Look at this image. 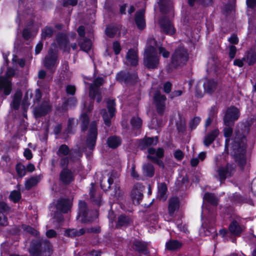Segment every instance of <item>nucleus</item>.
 <instances>
[{"mask_svg": "<svg viewBox=\"0 0 256 256\" xmlns=\"http://www.w3.org/2000/svg\"><path fill=\"white\" fill-rule=\"evenodd\" d=\"M246 139L244 136L236 138L231 147L230 153L240 166H243L246 162Z\"/></svg>", "mask_w": 256, "mask_h": 256, "instance_id": "nucleus-1", "label": "nucleus"}, {"mask_svg": "<svg viewBox=\"0 0 256 256\" xmlns=\"http://www.w3.org/2000/svg\"><path fill=\"white\" fill-rule=\"evenodd\" d=\"M156 41L153 39L148 40L144 54V62L148 68H155L159 63L158 56L155 48Z\"/></svg>", "mask_w": 256, "mask_h": 256, "instance_id": "nucleus-2", "label": "nucleus"}, {"mask_svg": "<svg viewBox=\"0 0 256 256\" xmlns=\"http://www.w3.org/2000/svg\"><path fill=\"white\" fill-rule=\"evenodd\" d=\"M188 53L182 47L176 49L172 55V64L174 67L184 64L188 60Z\"/></svg>", "mask_w": 256, "mask_h": 256, "instance_id": "nucleus-3", "label": "nucleus"}, {"mask_svg": "<svg viewBox=\"0 0 256 256\" xmlns=\"http://www.w3.org/2000/svg\"><path fill=\"white\" fill-rule=\"evenodd\" d=\"M103 82L104 80L101 78L96 79L93 84L90 86V96L92 99L96 98L98 102H100L102 100L99 87L103 84Z\"/></svg>", "mask_w": 256, "mask_h": 256, "instance_id": "nucleus-4", "label": "nucleus"}, {"mask_svg": "<svg viewBox=\"0 0 256 256\" xmlns=\"http://www.w3.org/2000/svg\"><path fill=\"white\" fill-rule=\"evenodd\" d=\"M240 116L239 110L234 106L228 108L226 112L224 122L226 126H230L234 124V120H236Z\"/></svg>", "mask_w": 256, "mask_h": 256, "instance_id": "nucleus-5", "label": "nucleus"}, {"mask_svg": "<svg viewBox=\"0 0 256 256\" xmlns=\"http://www.w3.org/2000/svg\"><path fill=\"white\" fill-rule=\"evenodd\" d=\"M234 165L228 164L226 166H222L218 168L216 171L218 178L222 183L226 178L230 177L234 172Z\"/></svg>", "mask_w": 256, "mask_h": 256, "instance_id": "nucleus-6", "label": "nucleus"}, {"mask_svg": "<svg viewBox=\"0 0 256 256\" xmlns=\"http://www.w3.org/2000/svg\"><path fill=\"white\" fill-rule=\"evenodd\" d=\"M108 108V112H106L105 110L102 111V114L105 124L107 126L110 124V118H112L114 114L115 107L114 102V100H109L107 102Z\"/></svg>", "mask_w": 256, "mask_h": 256, "instance_id": "nucleus-7", "label": "nucleus"}, {"mask_svg": "<svg viewBox=\"0 0 256 256\" xmlns=\"http://www.w3.org/2000/svg\"><path fill=\"white\" fill-rule=\"evenodd\" d=\"M96 124L94 122L90 124L88 136L86 139V146L90 150H92L94 148L96 142Z\"/></svg>", "mask_w": 256, "mask_h": 256, "instance_id": "nucleus-8", "label": "nucleus"}, {"mask_svg": "<svg viewBox=\"0 0 256 256\" xmlns=\"http://www.w3.org/2000/svg\"><path fill=\"white\" fill-rule=\"evenodd\" d=\"M57 54L50 48L48 52V54L45 57L44 62V66L48 69H52L56 64Z\"/></svg>", "mask_w": 256, "mask_h": 256, "instance_id": "nucleus-9", "label": "nucleus"}, {"mask_svg": "<svg viewBox=\"0 0 256 256\" xmlns=\"http://www.w3.org/2000/svg\"><path fill=\"white\" fill-rule=\"evenodd\" d=\"M154 100L158 112L160 114H162L164 110L166 96L162 95L159 92H156L154 96Z\"/></svg>", "mask_w": 256, "mask_h": 256, "instance_id": "nucleus-10", "label": "nucleus"}, {"mask_svg": "<svg viewBox=\"0 0 256 256\" xmlns=\"http://www.w3.org/2000/svg\"><path fill=\"white\" fill-rule=\"evenodd\" d=\"M143 186L141 184H138L132 189L131 194L132 199L133 203L138 204L142 197V192Z\"/></svg>", "mask_w": 256, "mask_h": 256, "instance_id": "nucleus-11", "label": "nucleus"}, {"mask_svg": "<svg viewBox=\"0 0 256 256\" xmlns=\"http://www.w3.org/2000/svg\"><path fill=\"white\" fill-rule=\"evenodd\" d=\"M79 212L78 216V219L82 222H90V220H87L86 217V204L84 202L80 201L79 202Z\"/></svg>", "mask_w": 256, "mask_h": 256, "instance_id": "nucleus-12", "label": "nucleus"}, {"mask_svg": "<svg viewBox=\"0 0 256 256\" xmlns=\"http://www.w3.org/2000/svg\"><path fill=\"white\" fill-rule=\"evenodd\" d=\"M148 158L152 161H156V159L161 158L164 156V150L158 148V150L150 148L148 150Z\"/></svg>", "mask_w": 256, "mask_h": 256, "instance_id": "nucleus-13", "label": "nucleus"}, {"mask_svg": "<svg viewBox=\"0 0 256 256\" xmlns=\"http://www.w3.org/2000/svg\"><path fill=\"white\" fill-rule=\"evenodd\" d=\"M126 59L127 62L130 65H136L138 62L137 50L134 48L129 50L126 55Z\"/></svg>", "mask_w": 256, "mask_h": 256, "instance_id": "nucleus-14", "label": "nucleus"}, {"mask_svg": "<svg viewBox=\"0 0 256 256\" xmlns=\"http://www.w3.org/2000/svg\"><path fill=\"white\" fill-rule=\"evenodd\" d=\"M160 24L166 34H172L175 32L176 30L169 20L162 19L160 22Z\"/></svg>", "mask_w": 256, "mask_h": 256, "instance_id": "nucleus-15", "label": "nucleus"}, {"mask_svg": "<svg viewBox=\"0 0 256 256\" xmlns=\"http://www.w3.org/2000/svg\"><path fill=\"white\" fill-rule=\"evenodd\" d=\"M0 90H3L6 96L10 94L12 90L11 82L8 78H0Z\"/></svg>", "mask_w": 256, "mask_h": 256, "instance_id": "nucleus-16", "label": "nucleus"}, {"mask_svg": "<svg viewBox=\"0 0 256 256\" xmlns=\"http://www.w3.org/2000/svg\"><path fill=\"white\" fill-rule=\"evenodd\" d=\"M60 180L64 184H69L74 180L73 174L68 170L64 168L60 174Z\"/></svg>", "mask_w": 256, "mask_h": 256, "instance_id": "nucleus-17", "label": "nucleus"}, {"mask_svg": "<svg viewBox=\"0 0 256 256\" xmlns=\"http://www.w3.org/2000/svg\"><path fill=\"white\" fill-rule=\"evenodd\" d=\"M70 202L68 200H60L56 205V208L62 212H66L70 207Z\"/></svg>", "mask_w": 256, "mask_h": 256, "instance_id": "nucleus-18", "label": "nucleus"}, {"mask_svg": "<svg viewBox=\"0 0 256 256\" xmlns=\"http://www.w3.org/2000/svg\"><path fill=\"white\" fill-rule=\"evenodd\" d=\"M144 10L142 9L136 14L135 21L138 28L140 29H143L146 26L144 18Z\"/></svg>", "mask_w": 256, "mask_h": 256, "instance_id": "nucleus-19", "label": "nucleus"}, {"mask_svg": "<svg viewBox=\"0 0 256 256\" xmlns=\"http://www.w3.org/2000/svg\"><path fill=\"white\" fill-rule=\"evenodd\" d=\"M8 209L7 205L4 202H0V224L6 226L8 224L6 213Z\"/></svg>", "mask_w": 256, "mask_h": 256, "instance_id": "nucleus-20", "label": "nucleus"}, {"mask_svg": "<svg viewBox=\"0 0 256 256\" xmlns=\"http://www.w3.org/2000/svg\"><path fill=\"white\" fill-rule=\"evenodd\" d=\"M167 187L164 184L161 183L158 185V198L164 201L167 198Z\"/></svg>", "mask_w": 256, "mask_h": 256, "instance_id": "nucleus-21", "label": "nucleus"}, {"mask_svg": "<svg viewBox=\"0 0 256 256\" xmlns=\"http://www.w3.org/2000/svg\"><path fill=\"white\" fill-rule=\"evenodd\" d=\"M204 88L206 92L212 94L216 90V83L212 80H206L204 83Z\"/></svg>", "mask_w": 256, "mask_h": 256, "instance_id": "nucleus-22", "label": "nucleus"}, {"mask_svg": "<svg viewBox=\"0 0 256 256\" xmlns=\"http://www.w3.org/2000/svg\"><path fill=\"white\" fill-rule=\"evenodd\" d=\"M46 248H44V250L40 254L35 252L32 248H30V252L34 256H50L52 252V246L48 242L46 243Z\"/></svg>", "mask_w": 256, "mask_h": 256, "instance_id": "nucleus-23", "label": "nucleus"}, {"mask_svg": "<svg viewBox=\"0 0 256 256\" xmlns=\"http://www.w3.org/2000/svg\"><path fill=\"white\" fill-rule=\"evenodd\" d=\"M229 230L232 234L238 236L242 232V228L236 220H234L229 226Z\"/></svg>", "mask_w": 256, "mask_h": 256, "instance_id": "nucleus-24", "label": "nucleus"}, {"mask_svg": "<svg viewBox=\"0 0 256 256\" xmlns=\"http://www.w3.org/2000/svg\"><path fill=\"white\" fill-rule=\"evenodd\" d=\"M218 134L219 130L218 129H215L212 130L206 136L204 140V144L206 146H208L213 142Z\"/></svg>", "mask_w": 256, "mask_h": 256, "instance_id": "nucleus-25", "label": "nucleus"}, {"mask_svg": "<svg viewBox=\"0 0 256 256\" xmlns=\"http://www.w3.org/2000/svg\"><path fill=\"white\" fill-rule=\"evenodd\" d=\"M50 110V105L46 102L40 108L34 110V114L36 116H40L46 114Z\"/></svg>", "mask_w": 256, "mask_h": 256, "instance_id": "nucleus-26", "label": "nucleus"}, {"mask_svg": "<svg viewBox=\"0 0 256 256\" xmlns=\"http://www.w3.org/2000/svg\"><path fill=\"white\" fill-rule=\"evenodd\" d=\"M178 200L177 198H172L169 202L168 211L170 216H172L174 212L178 208Z\"/></svg>", "mask_w": 256, "mask_h": 256, "instance_id": "nucleus-27", "label": "nucleus"}, {"mask_svg": "<svg viewBox=\"0 0 256 256\" xmlns=\"http://www.w3.org/2000/svg\"><path fill=\"white\" fill-rule=\"evenodd\" d=\"M142 173L146 176H153L154 173V169L153 166L149 163L144 164L142 166Z\"/></svg>", "mask_w": 256, "mask_h": 256, "instance_id": "nucleus-28", "label": "nucleus"}, {"mask_svg": "<svg viewBox=\"0 0 256 256\" xmlns=\"http://www.w3.org/2000/svg\"><path fill=\"white\" fill-rule=\"evenodd\" d=\"M157 142L158 138L156 137L148 138L142 141L140 146L142 147V148H145L146 146L156 145Z\"/></svg>", "mask_w": 256, "mask_h": 256, "instance_id": "nucleus-29", "label": "nucleus"}, {"mask_svg": "<svg viewBox=\"0 0 256 256\" xmlns=\"http://www.w3.org/2000/svg\"><path fill=\"white\" fill-rule=\"evenodd\" d=\"M107 143L109 147L114 148L120 144L121 140L118 137L111 136L108 138Z\"/></svg>", "mask_w": 256, "mask_h": 256, "instance_id": "nucleus-30", "label": "nucleus"}, {"mask_svg": "<svg viewBox=\"0 0 256 256\" xmlns=\"http://www.w3.org/2000/svg\"><path fill=\"white\" fill-rule=\"evenodd\" d=\"M246 62L250 65L256 62V47L252 48L246 56Z\"/></svg>", "mask_w": 256, "mask_h": 256, "instance_id": "nucleus-31", "label": "nucleus"}, {"mask_svg": "<svg viewBox=\"0 0 256 256\" xmlns=\"http://www.w3.org/2000/svg\"><path fill=\"white\" fill-rule=\"evenodd\" d=\"M40 179V176L32 177L28 180H26L25 183V186L26 189H30L32 186H36Z\"/></svg>", "mask_w": 256, "mask_h": 256, "instance_id": "nucleus-32", "label": "nucleus"}, {"mask_svg": "<svg viewBox=\"0 0 256 256\" xmlns=\"http://www.w3.org/2000/svg\"><path fill=\"white\" fill-rule=\"evenodd\" d=\"M79 45L82 50L88 52L92 48V42L88 39H84L80 42Z\"/></svg>", "mask_w": 256, "mask_h": 256, "instance_id": "nucleus-33", "label": "nucleus"}, {"mask_svg": "<svg viewBox=\"0 0 256 256\" xmlns=\"http://www.w3.org/2000/svg\"><path fill=\"white\" fill-rule=\"evenodd\" d=\"M158 4L160 10L162 12H166L167 8H170L172 6L171 0H158Z\"/></svg>", "mask_w": 256, "mask_h": 256, "instance_id": "nucleus-34", "label": "nucleus"}, {"mask_svg": "<svg viewBox=\"0 0 256 256\" xmlns=\"http://www.w3.org/2000/svg\"><path fill=\"white\" fill-rule=\"evenodd\" d=\"M204 202H208L212 205H216L217 204L218 200L216 198V196L212 194L209 193L205 194L204 196Z\"/></svg>", "mask_w": 256, "mask_h": 256, "instance_id": "nucleus-35", "label": "nucleus"}, {"mask_svg": "<svg viewBox=\"0 0 256 256\" xmlns=\"http://www.w3.org/2000/svg\"><path fill=\"white\" fill-rule=\"evenodd\" d=\"M22 98V94L20 92H18L14 95V100L12 104H11V106L17 110L19 108L20 101Z\"/></svg>", "mask_w": 256, "mask_h": 256, "instance_id": "nucleus-36", "label": "nucleus"}, {"mask_svg": "<svg viewBox=\"0 0 256 256\" xmlns=\"http://www.w3.org/2000/svg\"><path fill=\"white\" fill-rule=\"evenodd\" d=\"M132 222L131 219L125 216H120L118 220V224L120 226H127Z\"/></svg>", "mask_w": 256, "mask_h": 256, "instance_id": "nucleus-37", "label": "nucleus"}, {"mask_svg": "<svg viewBox=\"0 0 256 256\" xmlns=\"http://www.w3.org/2000/svg\"><path fill=\"white\" fill-rule=\"evenodd\" d=\"M180 243L177 240H171L166 244V247L168 250H174L180 248Z\"/></svg>", "mask_w": 256, "mask_h": 256, "instance_id": "nucleus-38", "label": "nucleus"}, {"mask_svg": "<svg viewBox=\"0 0 256 256\" xmlns=\"http://www.w3.org/2000/svg\"><path fill=\"white\" fill-rule=\"evenodd\" d=\"M80 120L81 123L82 129L85 130L88 123V118L86 114L82 113L80 117Z\"/></svg>", "mask_w": 256, "mask_h": 256, "instance_id": "nucleus-39", "label": "nucleus"}, {"mask_svg": "<svg viewBox=\"0 0 256 256\" xmlns=\"http://www.w3.org/2000/svg\"><path fill=\"white\" fill-rule=\"evenodd\" d=\"M58 42L60 47L64 46V50H66V47L68 44L66 37L64 34H60L58 37Z\"/></svg>", "mask_w": 256, "mask_h": 256, "instance_id": "nucleus-40", "label": "nucleus"}, {"mask_svg": "<svg viewBox=\"0 0 256 256\" xmlns=\"http://www.w3.org/2000/svg\"><path fill=\"white\" fill-rule=\"evenodd\" d=\"M118 30V29L116 27L110 26L106 28V34L108 36L112 38L116 34Z\"/></svg>", "mask_w": 256, "mask_h": 256, "instance_id": "nucleus-41", "label": "nucleus"}, {"mask_svg": "<svg viewBox=\"0 0 256 256\" xmlns=\"http://www.w3.org/2000/svg\"><path fill=\"white\" fill-rule=\"evenodd\" d=\"M85 231L84 229L80 230L79 232H76L74 230H68L65 232V235L68 236H74L84 234Z\"/></svg>", "mask_w": 256, "mask_h": 256, "instance_id": "nucleus-42", "label": "nucleus"}, {"mask_svg": "<svg viewBox=\"0 0 256 256\" xmlns=\"http://www.w3.org/2000/svg\"><path fill=\"white\" fill-rule=\"evenodd\" d=\"M53 34V30L50 27H46L42 30V38L50 37Z\"/></svg>", "mask_w": 256, "mask_h": 256, "instance_id": "nucleus-43", "label": "nucleus"}, {"mask_svg": "<svg viewBox=\"0 0 256 256\" xmlns=\"http://www.w3.org/2000/svg\"><path fill=\"white\" fill-rule=\"evenodd\" d=\"M142 122L141 119L138 117H133L131 120V124L134 128H138L141 126Z\"/></svg>", "mask_w": 256, "mask_h": 256, "instance_id": "nucleus-44", "label": "nucleus"}, {"mask_svg": "<svg viewBox=\"0 0 256 256\" xmlns=\"http://www.w3.org/2000/svg\"><path fill=\"white\" fill-rule=\"evenodd\" d=\"M108 184L107 186H105L104 184H103V181H101L100 182V186L102 189L104 190H106L110 188V185L113 183L114 180L112 178V174H111L110 176H108V178L107 180Z\"/></svg>", "mask_w": 256, "mask_h": 256, "instance_id": "nucleus-45", "label": "nucleus"}, {"mask_svg": "<svg viewBox=\"0 0 256 256\" xmlns=\"http://www.w3.org/2000/svg\"><path fill=\"white\" fill-rule=\"evenodd\" d=\"M69 152V149L68 147L66 145H62L60 146L58 154L59 156H65L67 155Z\"/></svg>", "mask_w": 256, "mask_h": 256, "instance_id": "nucleus-46", "label": "nucleus"}, {"mask_svg": "<svg viewBox=\"0 0 256 256\" xmlns=\"http://www.w3.org/2000/svg\"><path fill=\"white\" fill-rule=\"evenodd\" d=\"M10 198L14 202H17L20 198V192L16 190L12 191L10 196Z\"/></svg>", "mask_w": 256, "mask_h": 256, "instance_id": "nucleus-47", "label": "nucleus"}, {"mask_svg": "<svg viewBox=\"0 0 256 256\" xmlns=\"http://www.w3.org/2000/svg\"><path fill=\"white\" fill-rule=\"evenodd\" d=\"M16 170L18 175L20 176H24L26 174V170L24 166L22 164L16 165Z\"/></svg>", "mask_w": 256, "mask_h": 256, "instance_id": "nucleus-48", "label": "nucleus"}, {"mask_svg": "<svg viewBox=\"0 0 256 256\" xmlns=\"http://www.w3.org/2000/svg\"><path fill=\"white\" fill-rule=\"evenodd\" d=\"M224 135L226 138V147L228 146V143L230 141V140L228 139V138L231 136L232 134V128L228 127L224 129Z\"/></svg>", "mask_w": 256, "mask_h": 256, "instance_id": "nucleus-49", "label": "nucleus"}, {"mask_svg": "<svg viewBox=\"0 0 256 256\" xmlns=\"http://www.w3.org/2000/svg\"><path fill=\"white\" fill-rule=\"evenodd\" d=\"M134 248L140 252H145L146 251V246L142 242H138L134 244Z\"/></svg>", "mask_w": 256, "mask_h": 256, "instance_id": "nucleus-50", "label": "nucleus"}, {"mask_svg": "<svg viewBox=\"0 0 256 256\" xmlns=\"http://www.w3.org/2000/svg\"><path fill=\"white\" fill-rule=\"evenodd\" d=\"M116 78L120 81H124L128 82L130 78L126 76V72H122L117 74Z\"/></svg>", "mask_w": 256, "mask_h": 256, "instance_id": "nucleus-51", "label": "nucleus"}, {"mask_svg": "<svg viewBox=\"0 0 256 256\" xmlns=\"http://www.w3.org/2000/svg\"><path fill=\"white\" fill-rule=\"evenodd\" d=\"M112 49L115 54H118L121 50V46L118 42H114L113 43Z\"/></svg>", "mask_w": 256, "mask_h": 256, "instance_id": "nucleus-52", "label": "nucleus"}, {"mask_svg": "<svg viewBox=\"0 0 256 256\" xmlns=\"http://www.w3.org/2000/svg\"><path fill=\"white\" fill-rule=\"evenodd\" d=\"M200 120V119L199 117H195L190 122V126L193 129L196 128V127L198 124Z\"/></svg>", "mask_w": 256, "mask_h": 256, "instance_id": "nucleus-53", "label": "nucleus"}, {"mask_svg": "<svg viewBox=\"0 0 256 256\" xmlns=\"http://www.w3.org/2000/svg\"><path fill=\"white\" fill-rule=\"evenodd\" d=\"M24 229L26 232H29L34 236H36L38 234V232H37L36 230L28 226H25L24 228Z\"/></svg>", "mask_w": 256, "mask_h": 256, "instance_id": "nucleus-54", "label": "nucleus"}, {"mask_svg": "<svg viewBox=\"0 0 256 256\" xmlns=\"http://www.w3.org/2000/svg\"><path fill=\"white\" fill-rule=\"evenodd\" d=\"M66 91L67 94L73 95L75 93L76 88L74 86H68L66 88Z\"/></svg>", "mask_w": 256, "mask_h": 256, "instance_id": "nucleus-55", "label": "nucleus"}, {"mask_svg": "<svg viewBox=\"0 0 256 256\" xmlns=\"http://www.w3.org/2000/svg\"><path fill=\"white\" fill-rule=\"evenodd\" d=\"M158 50L160 54H162L164 58L168 57L170 53L164 48L162 47H160Z\"/></svg>", "mask_w": 256, "mask_h": 256, "instance_id": "nucleus-56", "label": "nucleus"}, {"mask_svg": "<svg viewBox=\"0 0 256 256\" xmlns=\"http://www.w3.org/2000/svg\"><path fill=\"white\" fill-rule=\"evenodd\" d=\"M236 51V46H231L230 47L229 56L230 58H233L234 57Z\"/></svg>", "mask_w": 256, "mask_h": 256, "instance_id": "nucleus-57", "label": "nucleus"}, {"mask_svg": "<svg viewBox=\"0 0 256 256\" xmlns=\"http://www.w3.org/2000/svg\"><path fill=\"white\" fill-rule=\"evenodd\" d=\"M246 60V58H243L242 60L236 59L234 62V64L235 66H238L239 67H242L244 64V60Z\"/></svg>", "mask_w": 256, "mask_h": 256, "instance_id": "nucleus-58", "label": "nucleus"}, {"mask_svg": "<svg viewBox=\"0 0 256 256\" xmlns=\"http://www.w3.org/2000/svg\"><path fill=\"white\" fill-rule=\"evenodd\" d=\"M174 156L178 160H182L184 157V154L181 150H177L175 152Z\"/></svg>", "mask_w": 256, "mask_h": 256, "instance_id": "nucleus-59", "label": "nucleus"}, {"mask_svg": "<svg viewBox=\"0 0 256 256\" xmlns=\"http://www.w3.org/2000/svg\"><path fill=\"white\" fill-rule=\"evenodd\" d=\"M209 212H210V210L208 209V208L207 207L204 208V206L203 205L202 206V214H201V216H202V220H203L205 217H206L207 214H208Z\"/></svg>", "mask_w": 256, "mask_h": 256, "instance_id": "nucleus-60", "label": "nucleus"}, {"mask_svg": "<svg viewBox=\"0 0 256 256\" xmlns=\"http://www.w3.org/2000/svg\"><path fill=\"white\" fill-rule=\"evenodd\" d=\"M172 84L170 82H166L164 86V90L165 92L168 93L171 90Z\"/></svg>", "mask_w": 256, "mask_h": 256, "instance_id": "nucleus-61", "label": "nucleus"}, {"mask_svg": "<svg viewBox=\"0 0 256 256\" xmlns=\"http://www.w3.org/2000/svg\"><path fill=\"white\" fill-rule=\"evenodd\" d=\"M246 2L248 8H253L256 6V0H246Z\"/></svg>", "mask_w": 256, "mask_h": 256, "instance_id": "nucleus-62", "label": "nucleus"}, {"mask_svg": "<svg viewBox=\"0 0 256 256\" xmlns=\"http://www.w3.org/2000/svg\"><path fill=\"white\" fill-rule=\"evenodd\" d=\"M24 154V156L28 160H30L32 158V153L31 150L29 149H26Z\"/></svg>", "mask_w": 256, "mask_h": 256, "instance_id": "nucleus-63", "label": "nucleus"}, {"mask_svg": "<svg viewBox=\"0 0 256 256\" xmlns=\"http://www.w3.org/2000/svg\"><path fill=\"white\" fill-rule=\"evenodd\" d=\"M130 175L134 178H136V180L138 179V174L137 173V172L135 170V168L134 166H133L132 168Z\"/></svg>", "mask_w": 256, "mask_h": 256, "instance_id": "nucleus-64", "label": "nucleus"}]
</instances>
